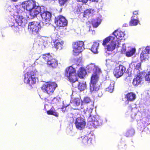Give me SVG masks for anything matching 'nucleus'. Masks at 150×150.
Here are the masks:
<instances>
[{"mask_svg": "<svg viewBox=\"0 0 150 150\" xmlns=\"http://www.w3.org/2000/svg\"><path fill=\"white\" fill-rule=\"evenodd\" d=\"M139 22V18H131L129 22V25L131 26H136L138 25Z\"/></svg>", "mask_w": 150, "mask_h": 150, "instance_id": "f704fd0d", "label": "nucleus"}, {"mask_svg": "<svg viewBox=\"0 0 150 150\" xmlns=\"http://www.w3.org/2000/svg\"><path fill=\"white\" fill-rule=\"evenodd\" d=\"M131 115L132 118L136 119L137 120H141L142 115L140 112L138 111L137 113H132Z\"/></svg>", "mask_w": 150, "mask_h": 150, "instance_id": "2f4dec72", "label": "nucleus"}, {"mask_svg": "<svg viewBox=\"0 0 150 150\" xmlns=\"http://www.w3.org/2000/svg\"><path fill=\"white\" fill-rule=\"evenodd\" d=\"M132 112H137V110L136 108H133L132 109Z\"/></svg>", "mask_w": 150, "mask_h": 150, "instance_id": "8fccbe9b", "label": "nucleus"}, {"mask_svg": "<svg viewBox=\"0 0 150 150\" xmlns=\"http://www.w3.org/2000/svg\"><path fill=\"white\" fill-rule=\"evenodd\" d=\"M139 14L138 11H135L133 12V14L137 15Z\"/></svg>", "mask_w": 150, "mask_h": 150, "instance_id": "49530a36", "label": "nucleus"}, {"mask_svg": "<svg viewBox=\"0 0 150 150\" xmlns=\"http://www.w3.org/2000/svg\"><path fill=\"white\" fill-rule=\"evenodd\" d=\"M47 113L48 115H52L56 117H58V114L57 112L51 110L47 111Z\"/></svg>", "mask_w": 150, "mask_h": 150, "instance_id": "4c0bfd02", "label": "nucleus"}, {"mask_svg": "<svg viewBox=\"0 0 150 150\" xmlns=\"http://www.w3.org/2000/svg\"><path fill=\"white\" fill-rule=\"evenodd\" d=\"M134 133V130L131 129L128 130L125 133V136L127 137H131L132 136Z\"/></svg>", "mask_w": 150, "mask_h": 150, "instance_id": "c9c22d12", "label": "nucleus"}, {"mask_svg": "<svg viewBox=\"0 0 150 150\" xmlns=\"http://www.w3.org/2000/svg\"><path fill=\"white\" fill-rule=\"evenodd\" d=\"M112 35L114 38L116 39L115 41H119L120 42V45L121 41L120 40H117V39H119L120 40H122L125 35L124 33L118 30H115L112 33Z\"/></svg>", "mask_w": 150, "mask_h": 150, "instance_id": "a211bd4d", "label": "nucleus"}, {"mask_svg": "<svg viewBox=\"0 0 150 150\" xmlns=\"http://www.w3.org/2000/svg\"><path fill=\"white\" fill-rule=\"evenodd\" d=\"M86 24L87 25V26L89 28V31H90V28L91 27L92 23H91V21H88L86 22Z\"/></svg>", "mask_w": 150, "mask_h": 150, "instance_id": "a18cd8bd", "label": "nucleus"}, {"mask_svg": "<svg viewBox=\"0 0 150 150\" xmlns=\"http://www.w3.org/2000/svg\"><path fill=\"white\" fill-rule=\"evenodd\" d=\"M25 13L21 10L15 13L14 16L12 15L9 18L8 23L10 26L17 27L18 25L25 27L28 23L27 20L23 15Z\"/></svg>", "mask_w": 150, "mask_h": 150, "instance_id": "f03ea898", "label": "nucleus"}, {"mask_svg": "<svg viewBox=\"0 0 150 150\" xmlns=\"http://www.w3.org/2000/svg\"><path fill=\"white\" fill-rule=\"evenodd\" d=\"M52 41L54 43V47L57 49L60 50L62 49L64 44V42L60 38L57 37L56 39H53Z\"/></svg>", "mask_w": 150, "mask_h": 150, "instance_id": "dca6fc26", "label": "nucleus"}, {"mask_svg": "<svg viewBox=\"0 0 150 150\" xmlns=\"http://www.w3.org/2000/svg\"><path fill=\"white\" fill-rule=\"evenodd\" d=\"M96 73H94L92 74L90 83H97L99 79V75L101 73V71L100 68H96Z\"/></svg>", "mask_w": 150, "mask_h": 150, "instance_id": "2eb2a0df", "label": "nucleus"}, {"mask_svg": "<svg viewBox=\"0 0 150 150\" xmlns=\"http://www.w3.org/2000/svg\"><path fill=\"white\" fill-rule=\"evenodd\" d=\"M76 65L70 66L66 69L65 75L68 78L70 82L72 83V86L75 88L78 87L80 91H83L86 88V84L85 82H79L77 81L78 76L76 75L74 68Z\"/></svg>", "mask_w": 150, "mask_h": 150, "instance_id": "f257e3e1", "label": "nucleus"}, {"mask_svg": "<svg viewBox=\"0 0 150 150\" xmlns=\"http://www.w3.org/2000/svg\"><path fill=\"white\" fill-rule=\"evenodd\" d=\"M142 79L143 78L140 74H138L136 78L134 79L132 83L134 86H137L141 83Z\"/></svg>", "mask_w": 150, "mask_h": 150, "instance_id": "412c9836", "label": "nucleus"}, {"mask_svg": "<svg viewBox=\"0 0 150 150\" xmlns=\"http://www.w3.org/2000/svg\"><path fill=\"white\" fill-rule=\"evenodd\" d=\"M136 95L132 92L127 93L125 96L126 98L128 101H134L136 98Z\"/></svg>", "mask_w": 150, "mask_h": 150, "instance_id": "bb28decb", "label": "nucleus"}, {"mask_svg": "<svg viewBox=\"0 0 150 150\" xmlns=\"http://www.w3.org/2000/svg\"><path fill=\"white\" fill-rule=\"evenodd\" d=\"M86 124L85 120L80 117L77 118L75 122V124L76 128L80 130H82L84 128Z\"/></svg>", "mask_w": 150, "mask_h": 150, "instance_id": "4468645a", "label": "nucleus"}, {"mask_svg": "<svg viewBox=\"0 0 150 150\" xmlns=\"http://www.w3.org/2000/svg\"><path fill=\"white\" fill-rule=\"evenodd\" d=\"M131 18H133V19H136V18H138V16L137 15H135L133 14V15L132 16Z\"/></svg>", "mask_w": 150, "mask_h": 150, "instance_id": "de8ad7c7", "label": "nucleus"}, {"mask_svg": "<svg viewBox=\"0 0 150 150\" xmlns=\"http://www.w3.org/2000/svg\"><path fill=\"white\" fill-rule=\"evenodd\" d=\"M129 48V50L126 52V56L128 57L133 55L136 52V50L134 48H132L130 47Z\"/></svg>", "mask_w": 150, "mask_h": 150, "instance_id": "72a5a7b5", "label": "nucleus"}, {"mask_svg": "<svg viewBox=\"0 0 150 150\" xmlns=\"http://www.w3.org/2000/svg\"><path fill=\"white\" fill-rule=\"evenodd\" d=\"M96 68H99L98 66H96L94 64H90L88 65L86 67V69L88 72L93 71V73H96Z\"/></svg>", "mask_w": 150, "mask_h": 150, "instance_id": "b1692460", "label": "nucleus"}, {"mask_svg": "<svg viewBox=\"0 0 150 150\" xmlns=\"http://www.w3.org/2000/svg\"><path fill=\"white\" fill-rule=\"evenodd\" d=\"M76 65V66H75L74 69L76 73V69H75L79 68V70L78 71V75L77 76L78 77V76L81 78H83L85 76V75L87 73L85 69L84 68L82 67H80V65L79 64L78 65L76 64H73L71 66H73V65ZM77 78H78V77Z\"/></svg>", "mask_w": 150, "mask_h": 150, "instance_id": "f3484780", "label": "nucleus"}, {"mask_svg": "<svg viewBox=\"0 0 150 150\" xmlns=\"http://www.w3.org/2000/svg\"><path fill=\"white\" fill-rule=\"evenodd\" d=\"M83 102L85 103H88L91 102V103L92 105H93V103L91 101L90 98L88 97H86L84 98L83 101Z\"/></svg>", "mask_w": 150, "mask_h": 150, "instance_id": "ea45409f", "label": "nucleus"}, {"mask_svg": "<svg viewBox=\"0 0 150 150\" xmlns=\"http://www.w3.org/2000/svg\"><path fill=\"white\" fill-rule=\"evenodd\" d=\"M101 17H98L95 19L91 20L92 25L93 27H97L101 23Z\"/></svg>", "mask_w": 150, "mask_h": 150, "instance_id": "4be33fe9", "label": "nucleus"}, {"mask_svg": "<svg viewBox=\"0 0 150 150\" xmlns=\"http://www.w3.org/2000/svg\"><path fill=\"white\" fill-rule=\"evenodd\" d=\"M59 3L62 6L65 3L67 0H59Z\"/></svg>", "mask_w": 150, "mask_h": 150, "instance_id": "c03bdc74", "label": "nucleus"}, {"mask_svg": "<svg viewBox=\"0 0 150 150\" xmlns=\"http://www.w3.org/2000/svg\"><path fill=\"white\" fill-rule=\"evenodd\" d=\"M71 104L75 106H78L81 103L80 100L79 98H76L74 100H71Z\"/></svg>", "mask_w": 150, "mask_h": 150, "instance_id": "473e14b6", "label": "nucleus"}, {"mask_svg": "<svg viewBox=\"0 0 150 150\" xmlns=\"http://www.w3.org/2000/svg\"><path fill=\"white\" fill-rule=\"evenodd\" d=\"M106 65L108 67H110L113 65L114 62L110 59H107L106 60Z\"/></svg>", "mask_w": 150, "mask_h": 150, "instance_id": "e433bc0d", "label": "nucleus"}, {"mask_svg": "<svg viewBox=\"0 0 150 150\" xmlns=\"http://www.w3.org/2000/svg\"><path fill=\"white\" fill-rule=\"evenodd\" d=\"M95 12V10L94 9H87L84 11L83 16L88 18L89 17L92 16Z\"/></svg>", "mask_w": 150, "mask_h": 150, "instance_id": "a878e982", "label": "nucleus"}, {"mask_svg": "<svg viewBox=\"0 0 150 150\" xmlns=\"http://www.w3.org/2000/svg\"><path fill=\"white\" fill-rule=\"evenodd\" d=\"M57 86V85L55 83L50 82L44 84L42 89L48 94H50L53 92Z\"/></svg>", "mask_w": 150, "mask_h": 150, "instance_id": "9d476101", "label": "nucleus"}, {"mask_svg": "<svg viewBox=\"0 0 150 150\" xmlns=\"http://www.w3.org/2000/svg\"><path fill=\"white\" fill-rule=\"evenodd\" d=\"M150 53H148L146 50L143 51L140 54V58L142 60H148L149 58Z\"/></svg>", "mask_w": 150, "mask_h": 150, "instance_id": "7c9ffc66", "label": "nucleus"}, {"mask_svg": "<svg viewBox=\"0 0 150 150\" xmlns=\"http://www.w3.org/2000/svg\"><path fill=\"white\" fill-rule=\"evenodd\" d=\"M127 44H122V47L121 50V51L122 53H125V52L126 50V47H128L127 46Z\"/></svg>", "mask_w": 150, "mask_h": 150, "instance_id": "a19ab883", "label": "nucleus"}, {"mask_svg": "<svg viewBox=\"0 0 150 150\" xmlns=\"http://www.w3.org/2000/svg\"><path fill=\"white\" fill-rule=\"evenodd\" d=\"M55 23L59 27H64L67 24V21L65 18L62 16H59L56 18Z\"/></svg>", "mask_w": 150, "mask_h": 150, "instance_id": "ddd939ff", "label": "nucleus"}, {"mask_svg": "<svg viewBox=\"0 0 150 150\" xmlns=\"http://www.w3.org/2000/svg\"><path fill=\"white\" fill-rule=\"evenodd\" d=\"M40 58V59H43L45 61L47 62V64L53 68H55L58 65L57 60L53 59L49 54H43Z\"/></svg>", "mask_w": 150, "mask_h": 150, "instance_id": "6e6552de", "label": "nucleus"}, {"mask_svg": "<svg viewBox=\"0 0 150 150\" xmlns=\"http://www.w3.org/2000/svg\"><path fill=\"white\" fill-rule=\"evenodd\" d=\"M93 106L92 105L91 107L89 108H87L86 110H84L83 112L85 114L89 116L88 118V120L91 122L90 124L92 125L94 127L96 128L98 126L101 125L102 123V120L101 117L98 115L91 116Z\"/></svg>", "mask_w": 150, "mask_h": 150, "instance_id": "20e7f679", "label": "nucleus"}, {"mask_svg": "<svg viewBox=\"0 0 150 150\" xmlns=\"http://www.w3.org/2000/svg\"><path fill=\"white\" fill-rule=\"evenodd\" d=\"M40 21H33L28 23V29L29 32L34 35L39 34L42 28Z\"/></svg>", "mask_w": 150, "mask_h": 150, "instance_id": "0eeeda50", "label": "nucleus"}, {"mask_svg": "<svg viewBox=\"0 0 150 150\" xmlns=\"http://www.w3.org/2000/svg\"><path fill=\"white\" fill-rule=\"evenodd\" d=\"M38 43L39 45L44 46V47H47L48 45V42L47 40V38L43 37L40 38L39 40Z\"/></svg>", "mask_w": 150, "mask_h": 150, "instance_id": "c85d7f7f", "label": "nucleus"}, {"mask_svg": "<svg viewBox=\"0 0 150 150\" xmlns=\"http://www.w3.org/2000/svg\"><path fill=\"white\" fill-rule=\"evenodd\" d=\"M79 139L82 140V142L84 145L89 146L92 144V139L88 136L81 137Z\"/></svg>", "mask_w": 150, "mask_h": 150, "instance_id": "aec40b11", "label": "nucleus"}, {"mask_svg": "<svg viewBox=\"0 0 150 150\" xmlns=\"http://www.w3.org/2000/svg\"><path fill=\"white\" fill-rule=\"evenodd\" d=\"M115 38L112 36L109 37L105 38L103 41V45L106 46V49L108 51H112L114 50L116 47H120V42L119 41H115Z\"/></svg>", "mask_w": 150, "mask_h": 150, "instance_id": "39448f33", "label": "nucleus"}, {"mask_svg": "<svg viewBox=\"0 0 150 150\" xmlns=\"http://www.w3.org/2000/svg\"><path fill=\"white\" fill-rule=\"evenodd\" d=\"M98 95V96H99V97H100V96H101V95H99V94Z\"/></svg>", "mask_w": 150, "mask_h": 150, "instance_id": "603ef678", "label": "nucleus"}, {"mask_svg": "<svg viewBox=\"0 0 150 150\" xmlns=\"http://www.w3.org/2000/svg\"><path fill=\"white\" fill-rule=\"evenodd\" d=\"M51 100L52 103L57 104L60 100V99L58 97H57L53 98V99H51Z\"/></svg>", "mask_w": 150, "mask_h": 150, "instance_id": "58836bf2", "label": "nucleus"}, {"mask_svg": "<svg viewBox=\"0 0 150 150\" xmlns=\"http://www.w3.org/2000/svg\"><path fill=\"white\" fill-rule=\"evenodd\" d=\"M99 43L97 42H94L91 48V50L94 54H97L98 52V49L99 47Z\"/></svg>", "mask_w": 150, "mask_h": 150, "instance_id": "c756f323", "label": "nucleus"}, {"mask_svg": "<svg viewBox=\"0 0 150 150\" xmlns=\"http://www.w3.org/2000/svg\"><path fill=\"white\" fill-rule=\"evenodd\" d=\"M36 73L35 71H29L25 73L24 75L23 80L24 83L32 86V85L35 83L38 80L36 76Z\"/></svg>", "mask_w": 150, "mask_h": 150, "instance_id": "423d86ee", "label": "nucleus"}, {"mask_svg": "<svg viewBox=\"0 0 150 150\" xmlns=\"http://www.w3.org/2000/svg\"><path fill=\"white\" fill-rule=\"evenodd\" d=\"M8 10L10 12H11V14L14 15L15 13L17 12L19 10V7L18 6H17V7L14 5L11 6H8L7 8Z\"/></svg>", "mask_w": 150, "mask_h": 150, "instance_id": "5701e85b", "label": "nucleus"}, {"mask_svg": "<svg viewBox=\"0 0 150 150\" xmlns=\"http://www.w3.org/2000/svg\"><path fill=\"white\" fill-rule=\"evenodd\" d=\"M84 43L82 41H79L73 44V55L76 56L81 52L84 49Z\"/></svg>", "mask_w": 150, "mask_h": 150, "instance_id": "1a4fd4ad", "label": "nucleus"}, {"mask_svg": "<svg viewBox=\"0 0 150 150\" xmlns=\"http://www.w3.org/2000/svg\"><path fill=\"white\" fill-rule=\"evenodd\" d=\"M145 80L150 82V71H149L145 76Z\"/></svg>", "mask_w": 150, "mask_h": 150, "instance_id": "79ce46f5", "label": "nucleus"}, {"mask_svg": "<svg viewBox=\"0 0 150 150\" xmlns=\"http://www.w3.org/2000/svg\"><path fill=\"white\" fill-rule=\"evenodd\" d=\"M67 107V106L65 107L64 106H63L62 108H61L63 112H64L66 110V108Z\"/></svg>", "mask_w": 150, "mask_h": 150, "instance_id": "09e8293b", "label": "nucleus"}, {"mask_svg": "<svg viewBox=\"0 0 150 150\" xmlns=\"http://www.w3.org/2000/svg\"><path fill=\"white\" fill-rule=\"evenodd\" d=\"M43 7H41V10L39 13H40V15L43 19L45 21L46 24L49 23L51 17L52 16L51 13L47 11H44L43 9Z\"/></svg>", "mask_w": 150, "mask_h": 150, "instance_id": "f8f14e48", "label": "nucleus"}, {"mask_svg": "<svg viewBox=\"0 0 150 150\" xmlns=\"http://www.w3.org/2000/svg\"><path fill=\"white\" fill-rule=\"evenodd\" d=\"M141 66L140 62H138L136 61L132 62L129 65L130 67H132V68L134 69V71H136L137 74H140V70L141 69Z\"/></svg>", "mask_w": 150, "mask_h": 150, "instance_id": "6ab92c4d", "label": "nucleus"}, {"mask_svg": "<svg viewBox=\"0 0 150 150\" xmlns=\"http://www.w3.org/2000/svg\"><path fill=\"white\" fill-rule=\"evenodd\" d=\"M107 83L109 84V86L106 88V91L110 93H112L114 89L115 82L113 81H108Z\"/></svg>", "mask_w": 150, "mask_h": 150, "instance_id": "cd10ccee", "label": "nucleus"}, {"mask_svg": "<svg viewBox=\"0 0 150 150\" xmlns=\"http://www.w3.org/2000/svg\"><path fill=\"white\" fill-rule=\"evenodd\" d=\"M126 70L125 67L122 65L116 67L114 70L113 74L117 78L122 76Z\"/></svg>", "mask_w": 150, "mask_h": 150, "instance_id": "9b49d317", "label": "nucleus"}, {"mask_svg": "<svg viewBox=\"0 0 150 150\" xmlns=\"http://www.w3.org/2000/svg\"><path fill=\"white\" fill-rule=\"evenodd\" d=\"M88 0H77L78 2H82L83 3L86 4V3ZM98 0H89L90 1L97 2Z\"/></svg>", "mask_w": 150, "mask_h": 150, "instance_id": "37998d69", "label": "nucleus"}, {"mask_svg": "<svg viewBox=\"0 0 150 150\" xmlns=\"http://www.w3.org/2000/svg\"><path fill=\"white\" fill-rule=\"evenodd\" d=\"M99 89V85L97 83H90V90L91 93H95L98 91Z\"/></svg>", "mask_w": 150, "mask_h": 150, "instance_id": "393cba45", "label": "nucleus"}, {"mask_svg": "<svg viewBox=\"0 0 150 150\" xmlns=\"http://www.w3.org/2000/svg\"><path fill=\"white\" fill-rule=\"evenodd\" d=\"M22 8L24 10H26L30 13V18H32L36 16L40 11L41 7L39 6L38 3L34 0H30L23 2L22 4Z\"/></svg>", "mask_w": 150, "mask_h": 150, "instance_id": "7ed1b4c3", "label": "nucleus"}, {"mask_svg": "<svg viewBox=\"0 0 150 150\" xmlns=\"http://www.w3.org/2000/svg\"><path fill=\"white\" fill-rule=\"evenodd\" d=\"M123 25L124 26L126 27L128 26V25L127 24H123Z\"/></svg>", "mask_w": 150, "mask_h": 150, "instance_id": "3c124183", "label": "nucleus"}]
</instances>
